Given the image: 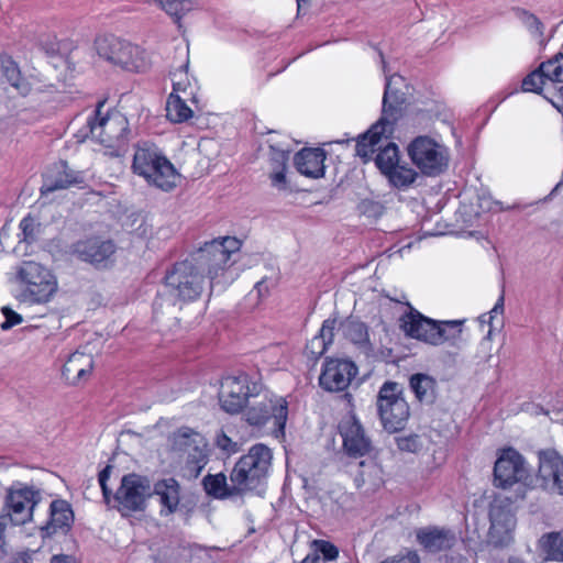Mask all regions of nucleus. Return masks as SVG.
Listing matches in <instances>:
<instances>
[{"instance_id": "obj_1", "label": "nucleus", "mask_w": 563, "mask_h": 563, "mask_svg": "<svg viewBox=\"0 0 563 563\" xmlns=\"http://www.w3.org/2000/svg\"><path fill=\"white\" fill-rule=\"evenodd\" d=\"M404 80V77L396 74L386 78L382 118L356 143V154L364 162L374 158V154L379 152V146L384 143L383 137L387 139V135L393 133V125L399 118L401 104L405 102L404 93L398 91V86L402 85Z\"/></svg>"}, {"instance_id": "obj_2", "label": "nucleus", "mask_w": 563, "mask_h": 563, "mask_svg": "<svg viewBox=\"0 0 563 563\" xmlns=\"http://www.w3.org/2000/svg\"><path fill=\"white\" fill-rule=\"evenodd\" d=\"M251 361L256 368V375L252 377L249 375V398L264 394V400L249 401V424L261 427L269 422L272 423L273 434L278 438L279 435H284L288 418L287 401L283 398L275 397L265 389L262 383V372L267 368L260 367V355L254 354Z\"/></svg>"}, {"instance_id": "obj_3", "label": "nucleus", "mask_w": 563, "mask_h": 563, "mask_svg": "<svg viewBox=\"0 0 563 563\" xmlns=\"http://www.w3.org/2000/svg\"><path fill=\"white\" fill-rule=\"evenodd\" d=\"M242 241L233 236H224L206 242L188 258L200 273L209 278L210 289L220 282L223 275L235 260L233 256L240 251Z\"/></svg>"}, {"instance_id": "obj_4", "label": "nucleus", "mask_w": 563, "mask_h": 563, "mask_svg": "<svg viewBox=\"0 0 563 563\" xmlns=\"http://www.w3.org/2000/svg\"><path fill=\"white\" fill-rule=\"evenodd\" d=\"M132 169L145 178L150 185L169 191L177 185L179 174L174 165L155 145L148 142L140 144L134 153Z\"/></svg>"}, {"instance_id": "obj_5", "label": "nucleus", "mask_w": 563, "mask_h": 563, "mask_svg": "<svg viewBox=\"0 0 563 563\" xmlns=\"http://www.w3.org/2000/svg\"><path fill=\"white\" fill-rule=\"evenodd\" d=\"M462 321H435L410 307L400 318V328L407 336L439 346L446 342L454 344L462 334Z\"/></svg>"}, {"instance_id": "obj_6", "label": "nucleus", "mask_w": 563, "mask_h": 563, "mask_svg": "<svg viewBox=\"0 0 563 563\" xmlns=\"http://www.w3.org/2000/svg\"><path fill=\"white\" fill-rule=\"evenodd\" d=\"M106 100L99 101L95 110V115L89 118L87 124L92 137L100 144L109 148L111 155L119 156L128 147L131 130L129 121L124 114L119 111H109L101 114Z\"/></svg>"}, {"instance_id": "obj_7", "label": "nucleus", "mask_w": 563, "mask_h": 563, "mask_svg": "<svg viewBox=\"0 0 563 563\" xmlns=\"http://www.w3.org/2000/svg\"><path fill=\"white\" fill-rule=\"evenodd\" d=\"M96 49L100 57L129 71H144L150 65L144 49L113 35L98 38Z\"/></svg>"}, {"instance_id": "obj_8", "label": "nucleus", "mask_w": 563, "mask_h": 563, "mask_svg": "<svg viewBox=\"0 0 563 563\" xmlns=\"http://www.w3.org/2000/svg\"><path fill=\"white\" fill-rule=\"evenodd\" d=\"M152 497V485L148 477L129 473L122 476L117 492L113 494L115 508L122 517L146 509L147 500Z\"/></svg>"}, {"instance_id": "obj_9", "label": "nucleus", "mask_w": 563, "mask_h": 563, "mask_svg": "<svg viewBox=\"0 0 563 563\" xmlns=\"http://www.w3.org/2000/svg\"><path fill=\"white\" fill-rule=\"evenodd\" d=\"M16 278L25 285L24 300L47 302L57 290V280L52 272L40 263L25 261L16 272Z\"/></svg>"}, {"instance_id": "obj_10", "label": "nucleus", "mask_w": 563, "mask_h": 563, "mask_svg": "<svg viewBox=\"0 0 563 563\" xmlns=\"http://www.w3.org/2000/svg\"><path fill=\"white\" fill-rule=\"evenodd\" d=\"M41 500V489L14 482L5 489L2 517H8L14 526L25 525L33 520L34 508Z\"/></svg>"}, {"instance_id": "obj_11", "label": "nucleus", "mask_w": 563, "mask_h": 563, "mask_svg": "<svg viewBox=\"0 0 563 563\" xmlns=\"http://www.w3.org/2000/svg\"><path fill=\"white\" fill-rule=\"evenodd\" d=\"M412 164L428 177L442 174L449 165V154L444 145L429 136H417L407 148Z\"/></svg>"}, {"instance_id": "obj_12", "label": "nucleus", "mask_w": 563, "mask_h": 563, "mask_svg": "<svg viewBox=\"0 0 563 563\" xmlns=\"http://www.w3.org/2000/svg\"><path fill=\"white\" fill-rule=\"evenodd\" d=\"M376 405L382 424L386 430L396 432L404 427L409 417V406L397 383L386 382L380 387Z\"/></svg>"}, {"instance_id": "obj_13", "label": "nucleus", "mask_w": 563, "mask_h": 563, "mask_svg": "<svg viewBox=\"0 0 563 563\" xmlns=\"http://www.w3.org/2000/svg\"><path fill=\"white\" fill-rule=\"evenodd\" d=\"M203 275L187 258L174 264L165 275V286L170 294L184 301L197 299L203 289Z\"/></svg>"}, {"instance_id": "obj_14", "label": "nucleus", "mask_w": 563, "mask_h": 563, "mask_svg": "<svg viewBox=\"0 0 563 563\" xmlns=\"http://www.w3.org/2000/svg\"><path fill=\"white\" fill-rule=\"evenodd\" d=\"M495 485L507 488L515 483H528L529 474L523 457L514 449H508L498 457L494 467Z\"/></svg>"}, {"instance_id": "obj_15", "label": "nucleus", "mask_w": 563, "mask_h": 563, "mask_svg": "<svg viewBox=\"0 0 563 563\" xmlns=\"http://www.w3.org/2000/svg\"><path fill=\"white\" fill-rule=\"evenodd\" d=\"M115 250L117 246L113 241L97 236L79 240L71 245L73 255L96 268H107L112 264Z\"/></svg>"}, {"instance_id": "obj_16", "label": "nucleus", "mask_w": 563, "mask_h": 563, "mask_svg": "<svg viewBox=\"0 0 563 563\" xmlns=\"http://www.w3.org/2000/svg\"><path fill=\"white\" fill-rule=\"evenodd\" d=\"M272 459V450L265 444H255L249 449V493L264 495Z\"/></svg>"}, {"instance_id": "obj_17", "label": "nucleus", "mask_w": 563, "mask_h": 563, "mask_svg": "<svg viewBox=\"0 0 563 563\" xmlns=\"http://www.w3.org/2000/svg\"><path fill=\"white\" fill-rule=\"evenodd\" d=\"M339 429L347 455L361 457L369 453L372 441L354 415L344 417L339 424Z\"/></svg>"}, {"instance_id": "obj_18", "label": "nucleus", "mask_w": 563, "mask_h": 563, "mask_svg": "<svg viewBox=\"0 0 563 563\" xmlns=\"http://www.w3.org/2000/svg\"><path fill=\"white\" fill-rule=\"evenodd\" d=\"M356 374L357 367L353 362L329 360L324 363L319 384L327 391H341L350 385Z\"/></svg>"}, {"instance_id": "obj_19", "label": "nucleus", "mask_w": 563, "mask_h": 563, "mask_svg": "<svg viewBox=\"0 0 563 563\" xmlns=\"http://www.w3.org/2000/svg\"><path fill=\"white\" fill-rule=\"evenodd\" d=\"M538 481L552 493L563 495V459L553 450L539 453Z\"/></svg>"}, {"instance_id": "obj_20", "label": "nucleus", "mask_w": 563, "mask_h": 563, "mask_svg": "<svg viewBox=\"0 0 563 563\" xmlns=\"http://www.w3.org/2000/svg\"><path fill=\"white\" fill-rule=\"evenodd\" d=\"M74 512L68 501L54 499L49 505L48 519L40 528L42 539L52 538L57 533L66 534L73 526Z\"/></svg>"}, {"instance_id": "obj_21", "label": "nucleus", "mask_w": 563, "mask_h": 563, "mask_svg": "<svg viewBox=\"0 0 563 563\" xmlns=\"http://www.w3.org/2000/svg\"><path fill=\"white\" fill-rule=\"evenodd\" d=\"M152 495L159 498L162 517H168L185 507L180 506V484L174 477L157 481L152 487Z\"/></svg>"}, {"instance_id": "obj_22", "label": "nucleus", "mask_w": 563, "mask_h": 563, "mask_svg": "<svg viewBox=\"0 0 563 563\" xmlns=\"http://www.w3.org/2000/svg\"><path fill=\"white\" fill-rule=\"evenodd\" d=\"M241 377L228 376L221 382L219 399L221 407L229 413L241 412L246 406V393Z\"/></svg>"}, {"instance_id": "obj_23", "label": "nucleus", "mask_w": 563, "mask_h": 563, "mask_svg": "<svg viewBox=\"0 0 563 563\" xmlns=\"http://www.w3.org/2000/svg\"><path fill=\"white\" fill-rule=\"evenodd\" d=\"M325 152L322 148H302L294 157L296 169L309 178H320L324 175Z\"/></svg>"}, {"instance_id": "obj_24", "label": "nucleus", "mask_w": 563, "mask_h": 563, "mask_svg": "<svg viewBox=\"0 0 563 563\" xmlns=\"http://www.w3.org/2000/svg\"><path fill=\"white\" fill-rule=\"evenodd\" d=\"M418 542L429 552L451 549L456 542L453 531L438 527L419 529L416 533Z\"/></svg>"}, {"instance_id": "obj_25", "label": "nucleus", "mask_w": 563, "mask_h": 563, "mask_svg": "<svg viewBox=\"0 0 563 563\" xmlns=\"http://www.w3.org/2000/svg\"><path fill=\"white\" fill-rule=\"evenodd\" d=\"M93 367L91 355L74 352L66 360L62 368V375L66 382L76 385L90 375Z\"/></svg>"}, {"instance_id": "obj_26", "label": "nucleus", "mask_w": 563, "mask_h": 563, "mask_svg": "<svg viewBox=\"0 0 563 563\" xmlns=\"http://www.w3.org/2000/svg\"><path fill=\"white\" fill-rule=\"evenodd\" d=\"M490 534L503 536L501 540L509 538V533L516 526V518L509 505H501L495 501L489 510Z\"/></svg>"}, {"instance_id": "obj_27", "label": "nucleus", "mask_w": 563, "mask_h": 563, "mask_svg": "<svg viewBox=\"0 0 563 563\" xmlns=\"http://www.w3.org/2000/svg\"><path fill=\"white\" fill-rule=\"evenodd\" d=\"M288 156V150L280 147L277 144H269V157L272 165L269 178L272 186L278 190L288 189V181L286 178Z\"/></svg>"}, {"instance_id": "obj_28", "label": "nucleus", "mask_w": 563, "mask_h": 563, "mask_svg": "<svg viewBox=\"0 0 563 563\" xmlns=\"http://www.w3.org/2000/svg\"><path fill=\"white\" fill-rule=\"evenodd\" d=\"M343 333L364 355L372 354L373 345L369 340L368 327L364 322L353 318L347 319L343 323Z\"/></svg>"}, {"instance_id": "obj_29", "label": "nucleus", "mask_w": 563, "mask_h": 563, "mask_svg": "<svg viewBox=\"0 0 563 563\" xmlns=\"http://www.w3.org/2000/svg\"><path fill=\"white\" fill-rule=\"evenodd\" d=\"M0 70L7 81L18 90V92L25 97L31 90V84L22 77L19 64L12 56L2 53L0 54Z\"/></svg>"}, {"instance_id": "obj_30", "label": "nucleus", "mask_w": 563, "mask_h": 563, "mask_svg": "<svg viewBox=\"0 0 563 563\" xmlns=\"http://www.w3.org/2000/svg\"><path fill=\"white\" fill-rule=\"evenodd\" d=\"M538 547L545 561L563 562V531L544 533L539 539Z\"/></svg>"}, {"instance_id": "obj_31", "label": "nucleus", "mask_w": 563, "mask_h": 563, "mask_svg": "<svg viewBox=\"0 0 563 563\" xmlns=\"http://www.w3.org/2000/svg\"><path fill=\"white\" fill-rule=\"evenodd\" d=\"M203 488L206 493L217 499H224L240 495L241 488L236 486H229L224 474L219 473L216 475L208 474L205 476Z\"/></svg>"}, {"instance_id": "obj_32", "label": "nucleus", "mask_w": 563, "mask_h": 563, "mask_svg": "<svg viewBox=\"0 0 563 563\" xmlns=\"http://www.w3.org/2000/svg\"><path fill=\"white\" fill-rule=\"evenodd\" d=\"M410 388L420 402L431 404L435 395V380L427 374H415L410 377Z\"/></svg>"}, {"instance_id": "obj_33", "label": "nucleus", "mask_w": 563, "mask_h": 563, "mask_svg": "<svg viewBox=\"0 0 563 563\" xmlns=\"http://www.w3.org/2000/svg\"><path fill=\"white\" fill-rule=\"evenodd\" d=\"M374 161L380 173L387 176L399 164L398 146L393 142L383 144L374 156Z\"/></svg>"}, {"instance_id": "obj_34", "label": "nucleus", "mask_w": 563, "mask_h": 563, "mask_svg": "<svg viewBox=\"0 0 563 563\" xmlns=\"http://www.w3.org/2000/svg\"><path fill=\"white\" fill-rule=\"evenodd\" d=\"M166 117L175 123H183L194 114L192 110L186 104L185 100L178 93H170L166 104Z\"/></svg>"}, {"instance_id": "obj_35", "label": "nucleus", "mask_w": 563, "mask_h": 563, "mask_svg": "<svg viewBox=\"0 0 563 563\" xmlns=\"http://www.w3.org/2000/svg\"><path fill=\"white\" fill-rule=\"evenodd\" d=\"M418 177V173L406 165L398 164L386 178L396 188L402 189L412 185Z\"/></svg>"}, {"instance_id": "obj_36", "label": "nucleus", "mask_w": 563, "mask_h": 563, "mask_svg": "<svg viewBox=\"0 0 563 563\" xmlns=\"http://www.w3.org/2000/svg\"><path fill=\"white\" fill-rule=\"evenodd\" d=\"M63 173L54 179H47L45 181L46 192H53L59 189L69 188L73 185L80 184L82 178L74 170L67 169L65 163H63Z\"/></svg>"}, {"instance_id": "obj_37", "label": "nucleus", "mask_w": 563, "mask_h": 563, "mask_svg": "<svg viewBox=\"0 0 563 563\" xmlns=\"http://www.w3.org/2000/svg\"><path fill=\"white\" fill-rule=\"evenodd\" d=\"M542 71L556 90L563 86V54H558L554 58L542 63Z\"/></svg>"}, {"instance_id": "obj_38", "label": "nucleus", "mask_w": 563, "mask_h": 563, "mask_svg": "<svg viewBox=\"0 0 563 563\" xmlns=\"http://www.w3.org/2000/svg\"><path fill=\"white\" fill-rule=\"evenodd\" d=\"M397 448L402 452L417 453L424 446L426 440L416 433L401 434L395 438Z\"/></svg>"}, {"instance_id": "obj_39", "label": "nucleus", "mask_w": 563, "mask_h": 563, "mask_svg": "<svg viewBox=\"0 0 563 563\" xmlns=\"http://www.w3.org/2000/svg\"><path fill=\"white\" fill-rule=\"evenodd\" d=\"M548 79L545 77L544 71H542V64L538 69L529 74L522 80V89L523 91H530L536 93H541L543 86L548 84Z\"/></svg>"}, {"instance_id": "obj_40", "label": "nucleus", "mask_w": 563, "mask_h": 563, "mask_svg": "<svg viewBox=\"0 0 563 563\" xmlns=\"http://www.w3.org/2000/svg\"><path fill=\"white\" fill-rule=\"evenodd\" d=\"M208 456L202 449H199L197 445L194 446V452L188 454L186 461V468L189 471L191 475L198 477L207 464Z\"/></svg>"}, {"instance_id": "obj_41", "label": "nucleus", "mask_w": 563, "mask_h": 563, "mask_svg": "<svg viewBox=\"0 0 563 563\" xmlns=\"http://www.w3.org/2000/svg\"><path fill=\"white\" fill-rule=\"evenodd\" d=\"M19 228L22 233L21 241L27 244H32L37 239V233L40 230V223L36 222L35 218L31 214L24 217L19 224Z\"/></svg>"}, {"instance_id": "obj_42", "label": "nucleus", "mask_w": 563, "mask_h": 563, "mask_svg": "<svg viewBox=\"0 0 563 563\" xmlns=\"http://www.w3.org/2000/svg\"><path fill=\"white\" fill-rule=\"evenodd\" d=\"M522 24L528 29L530 34L539 40V43L543 44V24L542 22L533 14L522 11L519 15Z\"/></svg>"}, {"instance_id": "obj_43", "label": "nucleus", "mask_w": 563, "mask_h": 563, "mask_svg": "<svg viewBox=\"0 0 563 563\" xmlns=\"http://www.w3.org/2000/svg\"><path fill=\"white\" fill-rule=\"evenodd\" d=\"M311 547L318 555H323V561H334L339 556V549L329 541L325 540H313Z\"/></svg>"}, {"instance_id": "obj_44", "label": "nucleus", "mask_w": 563, "mask_h": 563, "mask_svg": "<svg viewBox=\"0 0 563 563\" xmlns=\"http://www.w3.org/2000/svg\"><path fill=\"white\" fill-rule=\"evenodd\" d=\"M197 435L190 428H180L173 434V449L174 450H186L191 445V435Z\"/></svg>"}, {"instance_id": "obj_45", "label": "nucleus", "mask_w": 563, "mask_h": 563, "mask_svg": "<svg viewBox=\"0 0 563 563\" xmlns=\"http://www.w3.org/2000/svg\"><path fill=\"white\" fill-rule=\"evenodd\" d=\"M246 456L242 455L231 473V481L233 486L241 488L240 494L243 492L242 485L246 483Z\"/></svg>"}, {"instance_id": "obj_46", "label": "nucleus", "mask_w": 563, "mask_h": 563, "mask_svg": "<svg viewBox=\"0 0 563 563\" xmlns=\"http://www.w3.org/2000/svg\"><path fill=\"white\" fill-rule=\"evenodd\" d=\"M1 312L4 317V321L0 324V328L3 331L10 330L23 321L22 316L12 310L10 307H2Z\"/></svg>"}, {"instance_id": "obj_47", "label": "nucleus", "mask_w": 563, "mask_h": 563, "mask_svg": "<svg viewBox=\"0 0 563 563\" xmlns=\"http://www.w3.org/2000/svg\"><path fill=\"white\" fill-rule=\"evenodd\" d=\"M328 345L329 344L327 343V341L323 340L322 338L313 336L308 342L306 346V352L311 358L317 360L327 351Z\"/></svg>"}, {"instance_id": "obj_48", "label": "nucleus", "mask_w": 563, "mask_h": 563, "mask_svg": "<svg viewBox=\"0 0 563 563\" xmlns=\"http://www.w3.org/2000/svg\"><path fill=\"white\" fill-rule=\"evenodd\" d=\"M187 68H188V60L186 62L185 65H181L176 71L170 74L172 80H173V92L172 93H177L179 91L186 92L189 84L183 81L180 77L184 74L186 75Z\"/></svg>"}, {"instance_id": "obj_49", "label": "nucleus", "mask_w": 563, "mask_h": 563, "mask_svg": "<svg viewBox=\"0 0 563 563\" xmlns=\"http://www.w3.org/2000/svg\"><path fill=\"white\" fill-rule=\"evenodd\" d=\"M335 320L334 319H327L323 321L322 327L319 331V334L316 335L317 338H322L327 341L328 344L332 343L333 340V330L335 327Z\"/></svg>"}, {"instance_id": "obj_50", "label": "nucleus", "mask_w": 563, "mask_h": 563, "mask_svg": "<svg viewBox=\"0 0 563 563\" xmlns=\"http://www.w3.org/2000/svg\"><path fill=\"white\" fill-rule=\"evenodd\" d=\"M252 294H255L256 296V302L255 306H258L263 299H265L269 294V288L266 285V277H263L261 280H258L253 290Z\"/></svg>"}, {"instance_id": "obj_51", "label": "nucleus", "mask_w": 563, "mask_h": 563, "mask_svg": "<svg viewBox=\"0 0 563 563\" xmlns=\"http://www.w3.org/2000/svg\"><path fill=\"white\" fill-rule=\"evenodd\" d=\"M112 471V465H107L103 470L100 471L98 475V482L101 487V490H107V483L110 478V474Z\"/></svg>"}, {"instance_id": "obj_52", "label": "nucleus", "mask_w": 563, "mask_h": 563, "mask_svg": "<svg viewBox=\"0 0 563 563\" xmlns=\"http://www.w3.org/2000/svg\"><path fill=\"white\" fill-rule=\"evenodd\" d=\"M51 563H77V562H76V559L71 555L57 554V555L52 556Z\"/></svg>"}, {"instance_id": "obj_53", "label": "nucleus", "mask_w": 563, "mask_h": 563, "mask_svg": "<svg viewBox=\"0 0 563 563\" xmlns=\"http://www.w3.org/2000/svg\"><path fill=\"white\" fill-rule=\"evenodd\" d=\"M11 563H32V558L27 552L18 553Z\"/></svg>"}, {"instance_id": "obj_54", "label": "nucleus", "mask_w": 563, "mask_h": 563, "mask_svg": "<svg viewBox=\"0 0 563 563\" xmlns=\"http://www.w3.org/2000/svg\"><path fill=\"white\" fill-rule=\"evenodd\" d=\"M504 311V295H501L497 302L495 303L494 308L490 310V318L494 317V314L503 313Z\"/></svg>"}, {"instance_id": "obj_55", "label": "nucleus", "mask_w": 563, "mask_h": 563, "mask_svg": "<svg viewBox=\"0 0 563 563\" xmlns=\"http://www.w3.org/2000/svg\"><path fill=\"white\" fill-rule=\"evenodd\" d=\"M218 445L223 450H229V448L232 444V441L229 437H227L224 433H222L217 441Z\"/></svg>"}, {"instance_id": "obj_56", "label": "nucleus", "mask_w": 563, "mask_h": 563, "mask_svg": "<svg viewBox=\"0 0 563 563\" xmlns=\"http://www.w3.org/2000/svg\"><path fill=\"white\" fill-rule=\"evenodd\" d=\"M164 301H166V300L163 297V295L158 294L157 297L155 298L154 302H153V312H154V314H157L159 312V310L163 308Z\"/></svg>"}, {"instance_id": "obj_57", "label": "nucleus", "mask_w": 563, "mask_h": 563, "mask_svg": "<svg viewBox=\"0 0 563 563\" xmlns=\"http://www.w3.org/2000/svg\"><path fill=\"white\" fill-rule=\"evenodd\" d=\"M301 563H324L317 553L308 554Z\"/></svg>"}, {"instance_id": "obj_58", "label": "nucleus", "mask_w": 563, "mask_h": 563, "mask_svg": "<svg viewBox=\"0 0 563 563\" xmlns=\"http://www.w3.org/2000/svg\"><path fill=\"white\" fill-rule=\"evenodd\" d=\"M103 499L107 504H110L111 497L113 498L111 489L107 486V490H102Z\"/></svg>"}, {"instance_id": "obj_59", "label": "nucleus", "mask_w": 563, "mask_h": 563, "mask_svg": "<svg viewBox=\"0 0 563 563\" xmlns=\"http://www.w3.org/2000/svg\"><path fill=\"white\" fill-rule=\"evenodd\" d=\"M5 545V537H4V532H1L0 534V549H3Z\"/></svg>"}, {"instance_id": "obj_60", "label": "nucleus", "mask_w": 563, "mask_h": 563, "mask_svg": "<svg viewBox=\"0 0 563 563\" xmlns=\"http://www.w3.org/2000/svg\"><path fill=\"white\" fill-rule=\"evenodd\" d=\"M508 563H522V562H520L518 560H510Z\"/></svg>"}, {"instance_id": "obj_61", "label": "nucleus", "mask_w": 563, "mask_h": 563, "mask_svg": "<svg viewBox=\"0 0 563 563\" xmlns=\"http://www.w3.org/2000/svg\"><path fill=\"white\" fill-rule=\"evenodd\" d=\"M255 530L254 529H250L247 530V533L250 534L251 532H254Z\"/></svg>"}]
</instances>
